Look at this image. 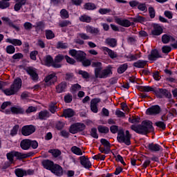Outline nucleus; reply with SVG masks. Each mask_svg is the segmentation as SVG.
<instances>
[{"mask_svg":"<svg viewBox=\"0 0 177 177\" xmlns=\"http://www.w3.org/2000/svg\"><path fill=\"white\" fill-rule=\"evenodd\" d=\"M125 59H127V62H135L138 60V59H140L142 56L140 54L136 53L135 55L129 53L128 55H124Z\"/></svg>","mask_w":177,"mask_h":177,"instance_id":"obj_28","label":"nucleus"},{"mask_svg":"<svg viewBox=\"0 0 177 177\" xmlns=\"http://www.w3.org/2000/svg\"><path fill=\"white\" fill-rule=\"evenodd\" d=\"M133 21L134 23H145L146 21V18L140 15L133 18Z\"/></svg>","mask_w":177,"mask_h":177,"instance_id":"obj_48","label":"nucleus"},{"mask_svg":"<svg viewBox=\"0 0 177 177\" xmlns=\"http://www.w3.org/2000/svg\"><path fill=\"white\" fill-rule=\"evenodd\" d=\"M102 50L104 52H106L109 57L111 58L113 60V59H117V57H118V55H117V53L114 52V50L109 48L108 47L103 46Z\"/></svg>","mask_w":177,"mask_h":177,"instance_id":"obj_23","label":"nucleus"},{"mask_svg":"<svg viewBox=\"0 0 177 177\" xmlns=\"http://www.w3.org/2000/svg\"><path fill=\"white\" fill-rule=\"evenodd\" d=\"M6 52L8 55H13L16 52V48L13 45H8L6 48Z\"/></svg>","mask_w":177,"mask_h":177,"instance_id":"obj_43","label":"nucleus"},{"mask_svg":"<svg viewBox=\"0 0 177 177\" xmlns=\"http://www.w3.org/2000/svg\"><path fill=\"white\" fill-rule=\"evenodd\" d=\"M100 143L104 146V147L106 149L107 147H111V144L109 140H106V138H102L100 140Z\"/></svg>","mask_w":177,"mask_h":177,"instance_id":"obj_58","label":"nucleus"},{"mask_svg":"<svg viewBox=\"0 0 177 177\" xmlns=\"http://www.w3.org/2000/svg\"><path fill=\"white\" fill-rule=\"evenodd\" d=\"M69 132H70V133H72L73 135H75V133H78L77 123H74L71 125V127L69 128Z\"/></svg>","mask_w":177,"mask_h":177,"instance_id":"obj_47","label":"nucleus"},{"mask_svg":"<svg viewBox=\"0 0 177 177\" xmlns=\"http://www.w3.org/2000/svg\"><path fill=\"white\" fill-rule=\"evenodd\" d=\"M6 42L11 44V45H13L14 46H21V45H23L21 40L18 39L8 38L6 39Z\"/></svg>","mask_w":177,"mask_h":177,"instance_id":"obj_27","label":"nucleus"},{"mask_svg":"<svg viewBox=\"0 0 177 177\" xmlns=\"http://www.w3.org/2000/svg\"><path fill=\"white\" fill-rule=\"evenodd\" d=\"M97 130L100 133H109V132H110L109 127L103 125H99L97 127Z\"/></svg>","mask_w":177,"mask_h":177,"instance_id":"obj_42","label":"nucleus"},{"mask_svg":"<svg viewBox=\"0 0 177 177\" xmlns=\"http://www.w3.org/2000/svg\"><path fill=\"white\" fill-rule=\"evenodd\" d=\"M41 165L45 169L51 171L55 165V162L49 159H45L42 160Z\"/></svg>","mask_w":177,"mask_h":177,"instance_id":"obj_18","label":"nucleus"},{"mask_svg":"<svg viewBox=\"0 0 177 177\" xmlns=\"http://www.w3.org/2000/svg\"><path fill=\"white\" fill-rule=\"evenodd\" d=\"M50 172L55 175V176L62 177L63 176V174H64V171L63 170V167L60 166L59 165L55 164L54 167L51 169Z\"/></svg>","mask_w":177,"mask_h":177,"instance_id":"obj_14","label":"nucleus"},{"mask_svg":"<svg viewBox=\"0 0 177 177\" xmlns=\"http://www.w3.org/2000/svg\"><path fill=\"white\" fill-rule=\"evenodd\" d=\"M111 66H109L106 68L103 69L101 73H99L97 76H95V78H107L111 74H113V71H111Z\"/></svg>","mask_w":177,"mask_h":177,"instance_id":"obj_11","label":"nucleus"},{"mask_svg":"<svg viewBox=\"0 0 177 177\" xmlns=\"http://www.w3.org/2000/svg\"><path fill=\"white\" fill-rule=\"evenodd\" d=\"M115 23L119 24V26H122V27H131V21L128 19H122L121 18H115Z\"/></svg>","mask_w":177,"mask_h":177,"instance_id":"obj_21","label":"nucleus"},{"mask_svg":"<svg viewBox=\"0 0 177 177\" xmlns=\"http://www.w3.org/2000/svg\"><path fill=\"white\" fill-rule=\"evenodd\" d=\"M26 71L27 74L30 75L32 81H38V80H39V76L38 75V73H37L35 68L29 66L26 69Z\"/></svg>","mask_w":177,"mask_h":177,"instance_id":"obj_12","label":"nucleus"},{"mask_svg":"<svg viewBox=\"0 0 177 177\" xmlns=\"http://www.w3.org/2000/svg\"><path fill=\"white\" fill-rule=\"evenodd\" d=\"M59 107L56 106V103L55 102H50V104L48 105V110L51 114H55V113L57 111Z\"/></svg>","mask_w":177,"mask_h":177,"instance_id":"obj_38","label":"nucleus"},{"mask_svg":"<svg viewBox=\"0 0 177 177\" xmlns=\"http://www.w3.org/2000/svg\"><path fill=\"white\" fill-rule=\"evenodd\" d=\"M155 125L156 127H158V128H160V129H162V131H165L167 128V124L162 121L156 122Z\"/></svg>","mask_w":177,"mask_h":177,"instance_id":"obj_50","label":"nucleus"},{"mask_svg":"<svg viewBox=\"0 0 177 177\" xmlns=\"http://www.w3.org/2000/svg\"><path fill=\"white\" fill-rule=\"evenodd\" d=\"M148 62L147 60L139 59L133 64V67L136 68H145L147 66Z\"/></svg>","mask_w":177,"mask_h":177,"instance_id":"obj_24","label":"nucleus"},{"mask_svg":"<svg viewBox=\"0 0 177 177\" xmlns=\"http://www.w3.org/2000/svg\"><path fill=\"white\" fill-rule=\"evenodd\" d=\"M30 139L22 140L20 142V147L22 150H30Z\"/></svg>","mask_w":177,"mask_h":177,"instance_id":"obj_30","label":"nucleus"},{"mask_svg":"<svg viewBox=\"0 0 177 177\" xmlns=\"http://www.w3.org/2000/svg\"><path fill=\"white\" fill-rule=\"evenodd\" d=\"M10 111L12 114H24V109L21 106H12Z\"/></svg>","mask_w":177,"mask_h":177,"instance_id":"obj_31","label":"nucleus"},{"mask_svg":"<svg viewBox=\"0 0 177 177\" xmlns=\"http://www.w3.org/2000/svg\"><path fill=\"white\" fill-rule=\"evenodd\" d=\"M79 20L82 23H91L92 21V17L86 15H83L79 17Z\"/></svg>","mask_w":177,"mask_h":177,"instance_id":"obj_35","label":"nucleus"},{"mask_svg":"<svg viewBox=\"0 0 177 177\" xmlns=\"http://www.w3.org/2000/svg\"><path fill=\"white\" fill-rule=\"evenodd\" d=\"M145 149L149 150L151 153H158V151H162V147L159 144L151 142L145 145Z\"/></svg>","mask_w":177,"mask_h":177,"instance_id":"obj_9","label":"nucleus"},{"mask_svg":"<svg viewBox=\"0 0 177 177\" xmlns=\"http://www.w3.org/2000/svg\"><path fill=\"white\" fill-rule=\"evenodd\" d=\"M170 37H171V35H168V34L163 35L162 36V44H169Z\"/></svg>","mask_w":177,"mask_h":177,"instance_id":"obj_56","label":"nucleus"},{"mask_svg":"<svg viewBox=\"0 0 177 177\" xmlns=\"http://www.w3.org/2000/svg\"><path fill=\"white\" fill-rule=\"evenodd\" d=\"M90 135L94 139H99V134H97V129L93 127L91 129Z\"/></svg>","mask_w":177,"mask_h":177,"instance_id":"obj_52","label":"nucleus"},{"mask_svg":"<svg viewBox=\"0 0 177 177\" xmlns=\"http://www.w3.org/2000/svg\"><path fill=\"white\" fill-rule=\"evenodd\" d=\"M154 93L158 99H162V97L172 99V94L166 88H156Z\"/></svg>","mask_w":177,"mask_h":177,"instance_id":"obj_5","label":"nucleus"},{"mask_svg":"<svg viewBox=\"0 0 177 177\" xmlns=\"http://www.w3.org/2000/svg\"><path fill=\"white\" fill-rule=\"evenodd\" d=\"M15 175L17 177L26 176V169H15Z\"/></svg>","mask_w":177,"mask_h":177,"instance_id":"obj_46","label":"nucleus"},{"mask_svg":"<svg viewBox=\"0 0 177 177\" xmlns=\"http://www.w3.org/2000/svg\"><path fill=\"white\" fill-rule=\"evenodd\" d=\"M68 53L70 56L74 57L77 62L80 63L83 61L84 59H86V53L82 50H77L75 49L69 50Z\"/></svg>","mask_w":177,"mask_h":177,"instance_id":"obj_4","label":"nucleus"},{"mask_svg":"<svg viewBox=\"0 0 177 177\" xmlns=\"http://www.w3.org/2000/svg\"><path fill=\"white\" fill-rule=\"evenodd\" d=\"M55 89L57 93H63V92H66V89H67V82H62L56 86Z\"/></svg>","mask_w":177,"mask_h":177,"instance_id":"obj_26","label":"nucleus"},{"mask_svg":"<svg viewBox=\"0 0 177 177\" xmlns=\"http://www.w3.org/2000/svg\"><path fill=\"white\" fill-rule=\"evenodd\" d=\"M65 103H71L73 102V95L71 93H68L64 97Z\"/></svg>","mask_w":177,"mask_h":177,"instance_id":"obj_62","label":"nucleus"},{"mask_svg":"<svg viewBox=\"0 0 177 177\" xmlns=\"http://www.w3.org/2000/svg\"><path fill=\"white\" fill-rule=\"evenodd\" d=\"M131 131L139 135H147L154 132V127L151 120H143L140 124H132L130 127Z\"/></svg>","mask_w":177,"mask_h":177,"instance_id":"obj_1","label":"nucleus"},{"mask_svg":"<svg viewBox=\"0 0 177 177\" xmlns=\"http://www.w3.org/2000/svg\"><path fill=\"white\" fill-rule=\"evenodd\" d=\"M127 70H128V64L125 63V64H121L118 68V74H124V73H125Z\"/></svg>","mask_w":177,"mask_h":177,"instance_id":"obj_39","label":"nucleus"},{"mask_svg":"<svg viewBox=\"0 0 177 177\" xmlns=\"http://www.w3.org/2000/svg\"><path fill=\"white\" fill-rule=\"evenodd\" d=\"M163 32L162 27L161 26H159L158 24H155L153 25V30H151V35H153V38H156V37H158V35H160Z\"/></svg>","mask_w":177,"mask_h":177,"instance_id":"obj_17","label":"nucleus"},{"mask_svg":"<svg viewBox=\"0 0 177 177\" xmlns=\"http://www.w3.org/2000/svg\"><path fill=\"white\" fill-rule=\"evenodd\" d=\"M86 32H89L90 34H93L94 35H97L100 32V30L98 28H95L92 26H86Z\"/></svg>","mask_w":177,"mask_h":177,"instance_id":"obj_29","label":"nucleus"},{"mask_svg":"<svg viewBox=\"0 0 177 177\" xmlns=\"http://www.w3.org/2000/svg\"><path fill=\"white\" fill-rule=\"evenodd\" d=\"M22 84L21 78L17 77L14 80L10 88L3 89V84L0 83V90L2 91L6 96H13V95H17V93L21 89Z\"/></svg>","mask_w":177,"mask_h":177,"instance_id":"obj_2","label":"nucleus"},{"mask_svg":"<svg viewBox=\"0 0 177 177\" xmlns=\"http://www.w3.org/2000/svg\"><path fill=\"white\" fill-rule=\"evenodd\" d=\"M106 42L111 48H115L117 46V40L114 38H108L106 39Z\"/></svg>","mask_w":177,"mask_h":177,"instance_id":"obj_36","label":"nucleus"},{"mask_svg":"<svg viewBox=\"0 0 177 177\" xmlns=\"http://www.w3.org/2000/svg\"><path fill=\"white\" fill-rule=\"evenodd\" d=\"M129 122L131 124H139L140 122V118L139 116L129 118Z\"/></svg>","mask_w":177,"mask_h":177,"instance_id":"obj_55","label":"nucleus"},{"mask_svg":"<svg viewBox=\"0 0 177 177\" xmlns=\"http://www.w3.org/2000/svg\"><path fill=\"white\" fill-rule=\"evenodd\" d=\"M10 6V3L8 1H0V9H7Z\"/></svg>","mask_w":177,"mask_h":177,"instance_id":"obj_63","label":"nucleus"},{"mask_svg":"<svg viewBox=\"0 0 177 177\" xmlns=\"http://www.w3.org/2000/svg\"><path fill=\"white\" fill-rule=\"evenodd\" d=\"M7 159L13 164L14 158L16 157L17 160H21V153L16 151H12L6 154Z\"/></svg>","mask_w":177,"mask_h":177,"instance_id":"obj_10","label":"nucleus"},{"mask_svg":"<svg viewBox=\"0 0 177 177\" xmlns=\"http://www.w3.org/2000/svg\"><path fill=\"white\" fill-rule=\"evenodd\" d=\"M171 50H172V48L169 46H163L162 47V53H165V55H168V53H169V52H171Z\"/></svg>","mask_w":177,"mask_h":177,"instance_id":"obj_61","label":"nucleus"},{"mask_svg":"<svg viewBox=\"0 0 177 177\" xmlns=\"http://www.w3.org/2000/svg\"><path fill=\"white\" fill-rule=\"evenodd\" d=\"M75 115V112L73 109L68 108L65 109L63 111V114L61 117H64V118H71V117H74Z\"/></svg>","mask_w":177,"mask_h":177,"instance_id":"obj_22","label":"nucleus"},{"mask_svg":"<svg viewBox=\"0 0 177 177\" xmlns=\"http://www.w3.org/2000/svg\"><path fill=\"white\" fill-rule=\"evenodd\" d=\"M136 88L138 91H140L141 92H153V93H155V91H156V87H154V86H150L137 85L136 86Z\"/></svg>","mask_w":177,"mask_h":177,"instance_id":"obj_19","label":"nucleus"},{"mask_svg":"<svg viewBox=\"0 0 177 177\" xmlns=\"http://www.w3.org/2000/svg\"><path fill=\"white\" fill-rule=\"evenodd\" d=\"M45 32L46 39H53L55 38V33L51 30H46Z\"/></svg>","mask_w":177,"mask_h":177,"instance_id":"obj_51","label":"nucleus"},{"mask_svg":"<svg viewBox=\"0 0 177 177\" xmlns=\"http://www.w3.org/2000/svg\"><path fill=\"white\" fill-rule=\"evenodd\" d=\"M97 8L94 3L88 2L84 4V9L86 10H95Z\"/></svg>","mask_w":177,"mask_h":177,"instance_id":"obj_40","label":"nucleus"},{"mask_svg":"<svg viewBox=\"0 0 177 177\" xmlns=\"http://www.w3.org/2000/svg\"><path fill=\"white\" fill-rule=\"evenodd\" d=\"M19 128H20V126L19 124H15L10 130V136H16V135H17V132H19Z\"/></svg>","mask_w":177,"mask_h":177,"instance_id":"obj_45","label":"nucleus"},{"mask_svg":"<svg viewBox=\"0 0 177 177\" xmlns=\"http://www.w3.org/2000/svg\"><path fill=\"white\" fill-rule=\"evenodd\" d=\"M56 48L57 49H67L68 45L67 43H63V41H58Z\"/></svg>","mask_w":177,"mask_h":177,"instance_id":"obj_53","label":"nucleus"},{"mask_svg":"<svg viewBox=\"0 0 177 177\" xmlns=\"http://www.w3.org/2000/svg\"><path fill=\"white\" fill-rule=\"evenodd\" d=\"M91 67L95 68V77H97V75H99V73H101L102 70H103V64H102V62H93L91 63Z\"/></svg>","mask_w":177,"mask_h":177,"instance_id":"obj_16","label":"nucleus"},{"mask_svg":"<svg viewBox=\"0 0 177 177\" xmlns=\"http://www.w3.org/2000/svg\"><path fill=\"white\" fill-rule=\"evenodd\" d=\"M48 153H50V154H52L53 157H54L55 158H57V157L62 156V151L57 149H50L48 151Z\"/></svg>","mask_w":177,"mask_h":177,"instance_id":"obj_34","label":"nucleus"},{"mask_svg":"<svg viewBox=\"0 0 177 177\" xmlns=\"http://www.w3.org/2000/svg\"><path fill=\"white\" fill-rule=\"evenodd\" d=\"M44 65L46 67H53V68H62V64H55V60L50 55H48L44 58Z\"/></svg>","mask_w":177,"mask_h":177,"instance_id":"obj_6","label":"nucleus"},{"mask_svg":"<svg viewBox=\"0 0 177 177\" xmlns=\"http://www.w3.org/2000/svg\"><path fill=\"white\" fill-rule=\"evenodd\" d=\"M65 56L62 54H58L55 56L54 59V64H59V63H62L63 60H64Z\"/></svg>","mask_w":177,"mask_h":177,"instance_id":"obj_41","label":"nucleus"},{"mask_svg":"<svg viewBox=\"0 0 177 177\" xmlns=\"http://www.w3.org/2000/svg\"><path fill=\"white\" fill-rule=\"evenodd\" d=\"M71 151H72V153L76 156H82V150H81V149L77 146H73L71 148Z\"/></svg>","mask_w":177,"mask_h":177,"instance_id":"obj_37","label":"nucleus"},{"mask_svg":"<svg viewBox=\"0 0 177 177\" xmlns=\"http://www.w3.org/2000/svg\"><path fill=\"white\" fill-rule=\"evenodd\" d=\"M66 81H73L74 80V74L73 73H66L65 74Z\"/></svg>","mask_w":177,"mask_h":177,"instance_id":"obj_64","label":"nucleus"},{"mask_svg":"<svg viewBox=\"0 0 177 177\" xmlns=\"http://www.w3.org/2000/svg\"><path fill=\"white\" fill-rule=\"evenodd\" d=\"M100 15H111V16H114L115 15V12L113 11L110 8H100L98 10Z\"/></svg>","mask_w":177,"mask_h":177,"instance_id":"obj_32","label":"nucleus"},{"mask_svg":"<svg viewBox=\"0 0 177 177\" xmlns=\"http://www.w3.org/2000/svg\"><path fill=\"white\" fill-rule=\"evenodd\" d=\"M77 35L80 38H81V39H84V41H88V39H91V37L86 35V33H77Z\"/></svg>","mask_w":177,"mask_h":177,"instance_id":"obj_60","label":"nucleus"},{"mask_svg":"<svg viewBox=\"0 0 177 177\" xmlns=\"http://www.w3.org/2000/svg\"><path fill=\"white\" fill-rule=\"evenodd\" d=\"M80 164L86 169H91L92 168V162L89 160V158L85 156L80 157Z\"/></svg>","mask_w":177,"mask_h":177,"instance_id":"obj_13","label":"nucleus"},{"mask_svg":"<svg viewBox=\"0 0 177 177\" xmlns=\"http://www.w3.org/2000/svg\"><path fill=\"white\" fill-rule=\"evenodd\" d=\"M78 74L79 75H82V78H84V80H88L90 77L89 73L82 70H80L78 71Z\"/></svg>","mask_w":177,"mask_h":177,"instance_id":"obj_57","label":"nucleus"},{"mask_svg":"<svg viewBox=\"0 0 177 177\" xmlns=\"http://www.w3.org/2000/svg\"><path fill=\"white\" fill-rule=\"evenodd\" d=\"M57 81V76H56V73H53L45 77V82H56Z\"/></svg>","mask_w":177,"mask_h":177,"instance_id":"obj_33","label":"nucleus"},{"mask_svg":"<svg viewBox=\"0 0 177 177\" xmlns=\"http://www.w3.org/2000/svg\"><path fill=\"white\" fill-rule=\"evenodd\" d=\"M117 140L118 143H124L126 146H131V139L132 138V134L129 133V130H126L125 133L124 130L120 129L118 131Z\"/></svg>","mask_w":177,"mask_h":177,"instance_id":"obj_3","label":"nucleus"},{"mask_svg":"<svg viewBox=\"0 0 177 177\" xmlns=\"http://www.w3.org/2000/svg\"><path fill=\"white\" fill-rule=\"evenodd\" d=\"M147 115H158L161 113L160 105H152L146 110Z\"/></svg>","mask_w":177,"mask_h":177,"instance_id":"obj_8","label":"nucleus"},{"mask_svg":"<svg viewBox=\"0 0 177 177\" xmlns=\"http://www.w3.org/2000/svg\"><path fill=\"white\" fill-rule=\"evenodd\" d=\"M80 63H82V66L83 67H89V66H91L92 64V61H91L89 59H87L86 56V58L81 61Z\"/></svg>","mask_w":177,"mask_h":177,"instance_id":"obj_49","label":"nucleus"},{"mask_svg":"<svg viewBox=\"0 0 177 177\" xmlns=\"http://www.w3.org/2000/svg\"><path fill=\"white\" fill-rule=\"evenodd\" d=\"M100 98H93L91 100L90 107L93 113H97V111H99V109H97V104L100 103Z\"/></svg>","mask_w":177,"mask_h":177,"instance_id":"obj_20","label":"nucleus"},{"mask_svg":"<svg viewBox=\"0 0 177 177\" xmlns=\"http://www.w3.org/2000/svg\"><path fill=\"white\" fill-rule=\"evenodd\" d=\"M2 20H3V21H5L6 24L9 26V27H12L16 31H20V28H19V26H16V25L13 24V21H12V20H10V18L3 17H2Z\"/></svg>","mask_w":177,"mask_h":177,"instance_id":"obj_25","label":"nucleus"},{"mask_svg":"<svg viewBox=\"0 0 177 177\" xmlns=\"http://www.w3.org/2000/svg\"><path fill=\"white\" fill-rule=\"evenodd\" d=\"M35 131V126L28 124L22 127L21 132L24 136H30V135H32Z\"/></svg>","mask_w":177,"mask_h":177,"instance_id":"obj_7","label":"nucleus"},{"mask_svg":"<svg viewBox=\"0 0 177 177\" xmlns=\"http://www.w3.org/2000/svg\"><path fill=\"white\" fill-rule=\"evenodd\" d=\"M157 59H162V55H160V52H158V50H151V54L148 55V59L151 62H156Z\"/></svg>","mask_w":177,"mask_h":177,"instance_id":"obj_15","label":"nucleus"},{"mask_svg":"<svg viewBox=\"0 0 177 177\" xmlns=\"http://www.w3.org/2000/svg\"><path fill=\"white\" fill-rule=\"evenodd\" d=\"M60 16L62 19H68L70 15H68V11L67 10L63 8L60 10Z\"/></svg>","mask_w":177,"mask_h":177,"instance_id":"obj_54","label":"nucleus"},{"mask_svg":"<svg viewBox=\"0 0 177 177\" xmlns=\"http://www.w3.org/2000/svg\"><path fill=\"white\" fill-rule=\"evenodd\" d=\"M49 115V112L48 111H41L39 113V120H46V117Z\"/></svg>","mask_w":177,"mask_h":177,"instance_id":"obj_44","label":"nucleus"},{"mask_svg":"<svg viewBox=\"0 0 177 177\" xmlns=\"http://www.w3.org/2000/svg\"><path fill=\"white\" fill-rule=\"evenodd\" d=\"M148 12L151 19H154L156 17V10H154V8L151 6L149 7Z\"/></svg>","mask_w":177,"mask_h":177,"instance_id":"obj_59","label":"nucleus"}]
</instances>
